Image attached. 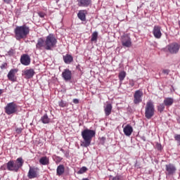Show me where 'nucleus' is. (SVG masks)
Returning a JSON list of instances; mask_svg holds the SVG:
<instances>
[{"instance_id":"f704fd0d","label":"nucleus","mask_w":180,"mask_h":180,"mask_svg":"<svg viewBox=\"0 0 180 180\" xmlns=\"http://www.w3.org/2000/svg\"><path fill=\"white\" fill-rule=\"evenodd\" d=\"M16 132L18 134H20V133H22V128H18L16 129Z\"/></svg>"},{"instance_id":"9b49d317","label":"nucleus","mask_w":180,"mask_h":180,"mask_svg":"<svg viewBox=\"0 0 180 180\" xmlns=\"http://www.w3.org/2000/svg\"><path fill=\"white\" fill-rule=\"evenodd\" d=\"M34 70L33 69H25L22 71V75L25 79H30L34 76Z\"/></svg>"},{"instance_id":"dca6fc26","label":"nucleus","mask_w":180,"mask_h":180,"mask_svg":"<svg viewBox=\"0 0 180 180\" xmlns=\"http://www.w3.org/2000/svg\"><path fill=\"white\" fill-rule=\"evenodd\" d=\"M78 6L88 8L92 5V0H77Z\"/></svg>"},{"instance_id":"393cba45","label":"nucleus","mask_w":180,"mask_h":180,"mask_svg":"<svg viewBox=\"0 0 180 180\" xmlns=\"http://www.w3.org/2000/svg\"><path fill=\"white\" fill-rule=\"evenodd\" d=\"M39 164H41V165H49V158L46 156L41 158L39 160Z\"/></svg>"},{"instance_id":"37998d69","label":"nucleus","mask_w":180,"mask_h":180,"mask_svg":"<svg viewBox=\"0 0 180 180\" xmlns=\"http://www.w3.org/2000/svg\"><path fill=\"white\" fill-rule=\"evenodd\" d=\"M4 67H5V65H1V68H3Z\"/></svg>"},{"instance_id":"f8f14e48","label":"nucleus","mask_w":180,"mask_h":180,"mask_svg":"<svg viewBox=\"0 0 180 180\" xmlns=\"http://www.w3.org/2000/svg\"><path fill=\"white\" fill-rule=\"evenodd\" d=\"M122 127H123L124 134L127 137H130L133 134V127H131V125L128 124L125 127L124 125H122Z\"/></svg>"},{"instance_id":"6e6552de","label":"nucleus","mask_w":180,"mask_h":180,"mask_svg":"<svg viewBox=\"0 0 180 180\" xmlns=\"http://www.w3.org/2000/svg\"><path fill=\"white\" fill-rule=\"evenodd\" d=\"M167 49L170 54H176L179 51L180 45L176 42H174L167 45Z\"/></svg>"},{"instance_id":"ddd939ff","label":"nucleus","mask_w":180,"mask_h":180,"mask_svg":"<svg viewBox=\"0 0 180 180\" xmlns=\"http://www.w3.org/2000/svg\"><path fill=\"white\" fill-rule=\"evenodd\" d=\"M36 49L37 50H43V49H46V40H44V38L41 37L37 39Z\"/></svg>"},{"instance_id":"4c0bfd02","label":"nucleus","mask_w":180,"mask_h":180,"mask_svg":"<svg viewBox=\"0 0 180 180\" xmlns=\"http://www.w3.org/2000/svg\"><path fill=\"white\" fill-rule=\"evenodd\" d=\"M5 4H11V0H3Z\"/></svg>"},{"instance_id":"412c9836","label":"nucleus","mask_w":180,"mask_h":180,"mask_svg":"<svg viewBox=\"0 0 180 180\" xmlns=\"http://www.w3.org/2000/svg\"><path fill=\"white\" fill-rule=\"evenodd\" d=\"M63 61L65 64H71L74 61V58L70 54H66L63 56Z\"/></svg>"},{"instance_id":"7c9ffc66","label":"nucleus","mask_w":180,"mask_h":180,"mask_svg":"<svg viewBox=\"0 0 180 180\" xmlns=\"http://www.w3.org/2000/svg\"><path fill=\"white\" fill-rule=\"evenodd\" d=\"M174 140H176V141H177L179 146H180V134H176L174 136Z\"/></svg>"},{"instance_id":"cd10ccee","label":"nucleus","mask_w":180,"mask_h":180,"mask_svg":"<svg viewBox=\"0 0 180 180\" xmlns=\"http://www.w3.org/2000/svg\"><path fill=\"white\" fill-rule=\"evenodd\" d=\"M164 109H165V104L161 103L158 106V112H160V113H162V112H164Z\"/></svg>"},{"instance_id":"4468645a","label":"nucleus","mask_w":180,"mask_h":180,"mask_svg":"<svg viewBox=\"0 0 180 180\" xmlns=\"http://www.w3.org/2000/svg\"><path fill=\"white\" fill-rule=\"evenodd\" d=\"M20 63L22 65H30L31 59L30 56L27 54H23L20 58Z\"/></svg>"},{"instance_id":"9d476101","label":"nucleus","mask_w":180,"mask_h":180,"mask_svg":"<svg viewBox=\"0 0 180 180\" xmlns=\"http://www.w3.org/2000/svg\"><path fill=\"white\" fill-rule=\"evenodd\" d=\"M144 94L142 90H136L134 94V103L139 105L142 101V98Z\"/></svg>"},{"instance_id":"20e7f679","label":"nucleus","mask_w":180,"mask_h":180,"mask_svg":"<svg viewBox=\"0 0 180 180\" xmlns=\"http://www.w3.org/2000/svg\"><path fill=\"white\" fill-rule=\"evenodd\" d=\"M57 46V38L53 34H49L45 39V50H53Z\"/></svg>"},{"instance_id":"1a4fd4ad","label":"nucleus","mask_w":180,"mask_h":180,"mask_svg":"<svg viewBox=\"0 0 180 180\" xmlns=\"http://www.w3.org/2000/svg\"><path fill=\"white\" fill-rule=\"evenodd\" d=\"M29 179H34V178L39 177V168L34 167H30L27 173Z\"/></svg>"},{"instance_id":"58836bf2","label":"nucleus","mask_w":180,"mask_h":180,"mask_svg":"<svg viewBox=\"0 0 180 180\" xmlns=\"http://www.w3.org/2000/svg\"><path fill=\"white\" fill-rule=\"evenodd\" d=\"M12 53H13V50H10L9 52H8V54L11 56V54H12Z\"/></svg>"},{"instance_id":"e433bc0d","label":"nucleus","mask_w":180,"mask_h":180,"mask_svg":"<svg viewBox=\"0 0 180 180\" xmlns=\"http://www.w3.org/2000/svg\"><path fill=\"white\" fill-rule=\"evenodd\" d=\"M73 103H75V104L79 103V100L75 98V99H73Z\"/></svg>"},{"instance_id":"79ce46f5","label":"nucleus","mask_w":180,"mask_h":180,"mask_svg":"<svg viewBox=\"0 0 180 180\" xmlns=\"http://www.w3.org/2000/svg\"><path fill=\"white\" fill-rule=\"evenodd\" d=\"M82 180H89L88 179H83Z\"/></svg>"},{"instance_id":"ea45409f","label":"nucleus","mask_w":180,"mask_h":180,"mask_svg":"<svg viewBox=\"0 0 180 180\" xmlns=\"http://www.w3.org/2000/svg\"><path fill=\"white\" fill-rule=\"evenodd\" d=\"M102 140H103V141H105V138L103 137V138H102Z\"/></svg>"},{"instance_id":"2f4dec72","label":"nucleus","mask_w":180,"mask_h":180,"mask_svg":"<svg viewBox=\"0 0 180 180\" xmlns=\"http://www.w3.org/2000/svg\"><path fill=\"white\" fill-rule=\"evenodd\" d=\"M58 104H59V106H60V108H65V106H67V103L63 101H59Z\"/></svg>"},{"instance_id":"6ab92c4d","label":"nucleus","mask_w":180,"mask_h":180,"mask_svg":"<svg viewBox=\"0 0 180 180\" xmlns=\"http://www.w3.org/2000/svg\"><path fill=\"white\" fill-rule=\"evenodd\" d=\"M166 171L169 175H172L175 174V172L176 171V168H175V166L173 165H166Z\"/></svg>"},{"instance_id":"b1692460","label":"nucleus","mask_w":180,"mask_h":180,"mask_svg":"<svg viewBox=\"0 0 180 180\" xmlns=\"http://www.w3.org/2000/svg\"><path fill=\"white\" fill-rule=\"evenodd\" d=\"M64 171H65V169L64 168V165H60L58 166L57 169H56V174L59 176L63 175L64 174Z\"/></svg>"},{"instance_id":"c9c22d12","label":"nucleus","mask_w":180,"mask_h":180,"mask_svg":"<svg viewBox=\"0 0 180 180\" xmlns=\"http://www.w3.org/2000/svg\"><path fill=\"white\" fill-rule=\"evenodd\" d=\"M38 15H39V16L40 18H44V13L39 12V13H38Z\"/></svg>"},{"instance_id":"423d86ee","label":"nucleus","mask_w":180,"mask_h":180,"mask_svg":"<svg viewBox=\"0 0 180 180\" xmlns=\"http://www.w3.org/2000/svg\"><path fill=\"white\" fill-rule=\"evenodd\" d=\"M4 109L6 115H15L18 112V105L14 102L8 103Z\"/></svg>"},{"instance_id":"c85d7f7f","label":"nucleus","mask_w":180,"mask_h":180,"mask_svg":"<svg viewBox=\"0 0 180 180\" xmlns=\"http://www.w3.org/2000/svg\"><path fill=\"white\" fill-rule=\"evenodd\" d=\"M91 40V41H96L98 40V32H93Z\"/></svg>"},{"instance_id":"39448f33","label":"nucleus","mask_w":180,"mask_h":180,"mask_svg":"<svg viewBox=\"0 0 180 180\" xmlns=\"http://www.w3.org/2000/svg\"><path fill=\"white\" fill-rule=\"evenodd\" d=\"M154 112H155L154 103L152 101H148L145 107V117L146 119H151L154 116Z\"/></svg>"},{"instance_id":"a19ab883","label":"nucleus","mask_w":180,"mask_h":180,"mask_svg":"<svg viewBox=\"0 0 180 180\" xmlns=\"http://www.w3.org/2000/svg\"><path fill=\"white\" fill-rule=\"evenodd\" d=\"M131 86H134V84H131Z\"/></svg>"},{"instance_id":"bb28decb","label":"nucleus","mask_w":180,"mask_h":180,"mask_svg":"<svg viewBox=\"0 0 180 180\" xmlns=\"http://www.w3.org/2000/svg\"><path fill=\"white\" fill-rule=\"evenodd\" d=\"M119 79L122 82V81L124 80V78H126V72L122 71L119 73Z\"/></svg>"},{"instance_id":"f257e3e1","label":"nucleus","mask_w":180,"mask_h":180,"mask_svg":"<svg viewBox=\"0 0 180 180\" xmlns=\"http://www.w3.org/2000/svg\"><path fill=\"white\" fill-rule=\"evenodd\" d=\"M29 33H30V28L26 25L17 26L14 29L15 39H16L18 41L27 39Z\"/></svg>"},{"instance_id":"aec40b11","label":"nucleus","mask_w":180,"mask_h":180,"mask_svg":"<svg viewBox=\"0 0 180 180\" xmlns=\"http://www.w3.org/2000/svg\"><path fill=\"white\" fill-rule=\"evenodd\" d=\"M86 10H80L77 13V18L80 19L82 22H85L86 20Z\"/></svg>"},{"instance_id":"7ed1b4c3","label":"nucleus","mask_w":180,"mask_h":180,"mask_svg":"<svg viewBox=\"0 0 180 180\" xmlns=\"http://www.w3.org/2000/svg\"><path fill=\"white\" fill-rule=\"evenodd\" d=\"M24 162H25L22 158H18L15 162L10 160L6 164L7 169L8 171L18 172V171H19V168H22V167H23Z\"/></svg>"},{"instance_id":"4be33fe9","label":"nucleus","mask_w":180,"mask_h":180,"mask_svg":"<svg viewBox=\"0 0 180 180\" xmlns=\"http://www.w3.org/2000/svg\"><path fill=\"white\" fill-rule=\"evenodd\" d=\"M112 104L108 103L106 105L104 106V112L105 116H109L110 113H112Z\"/></svg>"},{"instance_id":"0eeeda50","label":"nucleus","mask_w":180,"mask_h":180,"mask_svg":"<svg viewBox=\"0 0 180 180\" xmlns=\"http://www.w3.org/2000/svg\"><path fill=\"white\" fill-rule=\"evenodd\" d=\"M122 46L126 47L127 49H130L131 47V38L127 34H125L121 38Z\"/></svg>"},{"instance_id":"c03bdc74","label":"nucleus","mask_w":180,"mask_h":180,"mask_svg":"<svg viewBox=\"0 0 180 180\" xmlns=\"http://www.w3.org/2000/svg\"><path fill=\"white\" fill-rule=\"evenodd\" d=\"M60 150L63 151V153H64V150L61 149Z\"/></svg>"},{"instance_id":"5701e85b","label":"nucleus","mask_w":180,"mask_h":180,"mask_svg":"<svg viewBox=\"0 0 180 180\" xmlns=\"http://www.w3.org/2000/svg\"><path fill=\"white\" fill-rule=\"evenodd\" d=\"M174 103V98H165L163 104H165V106L167 108H169V106H172Z\"/></svg>"},{"instance_id":"f03ea898","label":"nucleus","mask_w":180,"mask_h":180,"mask_svg":"<svg viewBox=\"0 0 180 180\" xmlns=\"http://www.w3.org/2000/svg\"><path fill=\"white\" fill-rule=\"evenodd\" d=\"M96 132L91 129H84L82 131V137L84 141L81 142L82 147H89L91 146V141L92 139L95 137Z\"/></svg>"},{"instance_id":"c756f323","label":"nucleus","mask_w":180,"mask_h":180,"mask_svg":"<svg viewBox=\"0 0 180 180\" xmlns=\"http://www.w3.org/2000/svg\"><path fill=\"white\" fill-rule=\"evenodd\" d=\"M88 171V168L86 167H82V168L79 169V170L77 172V174H85V172Z\"/></svg>"},{"instance_id":"473e14b6","label":"nucleus","mask_w":180,"mask_h":180,"mask_svg":"<svg viewBox=\"0 0 180 180\" xmlns=\"http://www.w3.org/2000/svg\"><path fill=\"white\" fill-rule=\"evenodd\" d=\"M155 147L159 151H160V150H162V146H161L160 143H156Z\"/></svg>"},{"instance_id":"a211bd4d","label":"nucleus","mask_w":180,"mask_h":180,"mask_svg":"<svg viewBox=\"0 0 180 180\" xmlns=\"http://www.w3.org/2000/svg\"><path fill=\"white\" fill-rule=\"evenodd\" d=\"M72 74L68 69H65L62 73V77L65 81H70L72 78Z\"/></svg>"},{"instance_id":"a878e982","label":"nucleus","mask_w":180,"mask_h":180,"mask_svg":"<svg viewBox=\"0 0 180 180\" xmlns=\"http://www.w3.org/2000/svg\"><path fill=\"white\" fill-rule=\"evenodd\" d=\"M50 118H49V115L47 114H45L44 116L41 117V122L44 123V124H48V123H50Z\"/></svg>"},{"instance_id":"f3484780","label":"nucleus","mask_w":180,"mask_h":180,"mask_svg":"<svg viewBox=\"0 0 180 180\" xmlns=\"http://www.w3.org/2000/svg\"><path fill=\"white\" fill-rule=\"evenodd\" d=\"M16 72H18V69H11L9 71L7 75L9 81H12V82H15V81H16Z\"/></svg>"},{"instance_id":"72a5a7b5","label":"nucleus","mask_w":180,"mask_h":180,"mask_svg":"<svg viewBox=\"0 0 180 180\" xmlns=\"http://www.w3.org/2000/svg\"><path fill=\"white\" fill-rule=\"evenodd\" d=\"M162 72H163V74H165V75H168V74H169V70H163Z\"/></svg>"},{"instance_id":"2eb2a0df","label":"nucleus","mask_w":180,"mask_h":180,"mask_svg":"<svg viewBox=\"0 0 180 180\" xmlns=\"http://www.w3.org/2000/svg\"><path fill=\"white\" fill-rule=\"evenodd\" d=\"M153 33L155 39H161V36H162V33L161 32V27L155 25L153 27Z\"/></svg>"}]
</instances>
